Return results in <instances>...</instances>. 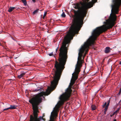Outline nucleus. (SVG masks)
Instances as JSON below:
<instances>
[{
  "mask_svg": "<svg viewBox=\"0 0 121 121\" xmlns=\"http://www.w3.org/2000/svg\"><path fill=\"white\" fill-rule=\"evenodd\" d=\"M25 73L24 72H22L21 73L18 75V77L19 78H21L22 77L25 75Z\"/></svg>",
  "mask_w": 121,
  "mask_h": 121,
  "instance_id": "3",
  "label": "nucleus"
},
{
  "mask_svg": "<svg viewBox=\"0 0 121 121\" xmlns=\"http://www.w3.org/2000/svg\"><path fill=\"white\" fill-rule=\"evenodd\" d=\"M47 13L46 12H45L44 13V14L43 16V18L45 17L46 16Z\"/></svg>",
  "mask_w": 121,
  "mask_h": 121,
  "instance_id": "13",
  "label": "nucleus"
},
{
  "mask_svg": "<svg viewBox=\"0 0 121 121\" xmlns=\"http://www.w3.org/2000/svg\"><path fill=\"white\" fill-rule=\"evenodd\" d=\"M110 48L109 47H107L106 48L105 52L106 53H107L110 51Z\"/></svg>",
  "mask_w": 121,
  "mask_h": 121,
  "instance_id": "4",
  "label": "nucleus"
},
{
  "mask_svg": "<svg viewBox=\"0 0 121 121\" xmlns=\"http://www.w3.org/2000/svg\"><path fill=\"white\" fill-rule=\"evenodd\" d=\"M40 87H38V89H35L34 90L35 91H37L40 90Z\"/></svg>",
  "mask_w": 121,
  "mask_h": 121,
  "instance_id": "11",
  "label": "nucleus"
},
{
  "mask_svg": "<svg viewBox=\"0 0 121 121\" xmlns=\"http://www.w3.org/2000/svg\"><path fill=\"white\" fill-rule=\"evenodd\" d=\"M91 108L93 110H94L95 109L96 107L95 105H92L91 106Z\"/></svg>",
  "mask_w": 121,
  "mask_h": 121,
  "instance_id": "6",
  "label": "nucleus"
},
{
  "mask_svg": "<svg viewBox=\"0 0 121 121\" xmlns=\"http://www.w3.org/2000/svg\"><path fill=\"white\" fill-rule=\"evenodd\" d=\"M17 106L16 105H10L9 104H7L6 107L7 108L4 109H3V111L7 110L9 109H15L17 107Z\"/></svg>",
  "mask_w": 121,
  "mask_h": 121,
  "instance_id": "2",
  "label": "nucleus"
},
{
  "mask_svg": "<svg viewBox=\"0 0 121 121\" xmlns=\"http://www.w3.org/2000/svg\"><path fill=\"white\" fill-rule=\"evenodd\" d=\"M106 102L104 104V105H103V107H104V106H105V105H106Z\"/></svg>",
  "mask_w": 121,
  "mask_h": 121,
  "instance_id": "15",
  "label": "nucleus"
},
{
  "mask_svg": "<svg viewBox=\"0 0 121 121\" xmlns=\"http://www.w3.org/2000/svg\"><path fill=\"white\" fill-rule=\"evenodd\" d=\"M119 109H118L116 111H115L113 113V115L115 114H117L118 113V112L119 111Z\"/></svg>",
  "mask_w": 121,
  "mask_h": 121,
  "instance_id": "7",
  "label": "nucleus"
},
{
  "mask_svg": "<svg viewBox=\"0 0 121 121\" xmlns=\"http://www.w3.org/2000/svg\"><path fill=\"white\" fill-rule=\"evenodd\" d=\"M58 47H57V48L56 49V51H57V49H58Z\"/></svg>",
  "mask_w": 121,
  "mask_h": 121,
  "instance_id": "17",
  "label": "nucleus"
},
{
  "mask_svg": "<svg viewBox=\"0 0 121 121\" xmlns=\"http://www.w3.org/2000/svg\"><path fill=\"white\" fill-rule=\"evenodd\" d=\"M53 54L52 52L49 54V55L50 56H52L53 55Z\"/></svg>",
  "mask_w": 121,
  "mask_h": 121,
  "instance_id": "14",
  "label": "nucleus"
},
{
  "mask_svg": "<svg viewBox=\"0 0 121 121\" xmlns=\"http://www.w3.org/2000/svg\"><path fill=\"white\" fill-rule=\"evenodd\" d=\"M111 117H112V115H111Z\"/></svg>",
  "mask_w": 121,
  "mask_h": 121,
  "instance_id": "20",
  "label": "nucleus"
},
{
  "mask_svg": "<svg viewBox=\"0 0 121 121\" xmlns=\"http://www.w3.org/2000/svg\"><path fill=\"white\" fill-rule=\"evenodd\" d=\"M38 9L34 11L33 13L34 14H36L38 12Z\"/></svg>",
  "mask_w": 121,
  "mask_h": 121,
  "instance_id": "9",
  "label": "nucleus"
},
{
  "mask_svg": "<svg viewBox=\"0 0 121 121\" xmlns=\"http://www.w3.org/2000/svg\"><path fill=\"white\" fill-rule=\"evenodd\" d=\"M22 2L25 5L26 4V0H21Z\"/></svg>",
  "mask_w": 121,
  "mask_h": 121,
  "instance_id": "8",
  "label": "nucleus"
},
{
  "mask_svg": "<svg viewBox=\"0 0 121 121\" xmlns=\"http://www.w3.org/2000/svg\"><path fill=\"white\" fill-rule=\"evenodd\" d=\"M61 16L63 17H65L66 15L65 14L64 12H63L62 14L61 15Z\"/></svg>",
  "mask_w": 121,
  "mask_h": 121,
  "instance_id": "10",
  "label": "nucleus"
},
{
  "mask_svg": "<svg viewBox=\"0 0 121 121\" xmlns=\"http://www.w3.org/2000/svg\"><path fill=\"white\" fill-rule=\"evenodd\" d=\"M32 1L34 2H35V0H32Z\"/></svg>",
  "mask_w": 121,
  "mask_h": 121,
  "instance_id": "16",
  "label": "nucleus"
},
{
  "mask_svg": "<svg viewBox=\"0 0 121 121\" xmlns=\"http://www.w3.org/2000/svg\"><path fill=\"white\" fill-rule=\"evenodd\" d=\"M15 8V7H10L9 9L8 10V11L9 12H11Z\"/></svg>",
  "mask_w": 121,
  "mask_h": 121,
  "instance_id": "5",
  "label": "nucleus"
},
{
  "mask_svg": "<svg viewBox=\"0 0 121 121\" xmlns=\"http://www.w3.org/2000/svg\"><path fill=\"white\" fill-rule=\"evenodd\" d=\"M109 104V103H108V105H107V106H106V108H105V110H106L108 108V105Z\"/></svg>",
  "mask_w": 121,
  "mask_h": 121,
  "instance_id": "12",
  "label": "nucleus"
},
{
  "mask_svg": "<svg viewBox=\"0 0 121 121\" xmlns=\"http://www.w3.org/2000/svg\"><path fill=\"white\" fill-rule=\"evenodd\" d=\"M113 121H116V120H114Z\"/></svg>",
  "mask_w": 121,
  "mask_h": 121,
  "instance_id": "19",
  "label": "nucleus"
},
{
  "mask_svg": "<svg viewBox=\"0 0 121 121\" xmlns=\"http://www.w3.org/2000/svg\"><path fill=\"white\" fill-rule=\"evenodd\" d=\"M61 72L62 71H55V75L53 77H54L53 80L51 82V86H48L45 92H40L29 100V102L31 104L32 106L34 115V117L32 115L31 116L30 121H39V119L45 120L42 117L40 116L39 119L37 118V114L38 112V105L39 103L41 102L42 97L43 95H48L55 88L60 79Z\"/></svg>",
  "mask_w": 121,
  "mask_h": 121,
  "instance_id": "1",
  "label": "nucleus"
},
{
  "mask_svg": "<svg viewBox=\"0 0 121 121\" xmlns=\"http://www.w3.org/2000/svg\"><path fill=\"white\" fill-rule=\"evenodd\" d=\"M119 64L121 65V62H120Z\"/></svg>",
  "mask_w": 121,
  "mask_h": 121,
  "instance_id": "18",
  "label": "nucleus"
}]
</instances>
